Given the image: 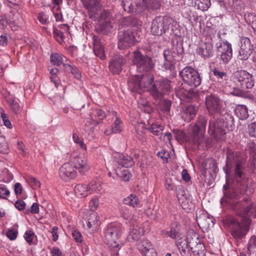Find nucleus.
Here are the masks:
<instances>
[{
    "label": "nucleus",
    "mask_w": 256,
    "mask_h": 256,
    "mask_svg": "<svg viewBox=\"0 0 256 256\" xmlns=\"http://www.w3.org/2000/svg\"><path fill=\"white\" fill-rule=\"evenodd\" d=\"M238 195L233 192L228 196V202L231 206L232 208L234 210L240 220H234L232 224L231 234L235 238H242L248 230L251 220L250 216H256V204L250 202L248 199L242 201L237 202Z\"/></svg>",
    "instance_id": "f257e3e1"
},
{
    "label": "nucleus",
    "mask_w": 256,
    "mask_h": 256,
    "mask_svg": "<svg viewBox=\"0 0 256 256\" xmlns=\"http://www.w3.org/2000/svg\"><path fill=\"white\" fill-rule=\"evenodd\" d=\"M150 74L133 76L129 82V86L134 92L142 94L147 90L155 100H161L164 94L170 91L171 82L168 79L154 80Z\"/></svg>",
    "instance_id": "f03ea898"
},
{
    "label": "nucleus",
    "mask_w": 256,
    "mask_h": 256,
    "mask_svg": "<svg viewBox=\"0 0 256 256\" xmlns=\"http://www.w3.org/2000/svg\"><path fill=\"white\" fill-rule=\"evenodd\" d=\"M233 123V118L231 115L226 113L220 116L218 119L212 118L210 120L208 132L212 138L216 140H222L226 134V128H228Z\"/></svg>",
    "instance_id": "7ed1b4c3"
},
{
    "label": "nucleus",
    "mask_w": 256,
    "mask_h": 256,
    "mask_svg": "<svg viewBox=\"0 0 256 256\" xmlns=\"http://www.w3.org/2000/svg\"><path fill=\"white\" fill-rule=\"evenodd\" d=\"M84 7L87 10L88 16L92 20L98 21L108 18L110 13L107 10L101 12V6L97 0H82Z\"/></svg>",
    "instance_id": "20e7f679"
},
{
    "label": "nucleus",
    "mask_w": 256,
    "mask_h": 256,
    "mask_svg": "<svg viewBox=\"0 0 256 256\" xmlns=\"http://www.w3.org/2000/svg\"><path fill=\"white\" fill-rule=\"evenodd\" d=\"M132 62L136 66L137 71L140 72H146L145 74L150 71L154 66L151 57L142 54L139 51L134 52Z\"/></svg>",
    "instance_id": "39448f33"
},
{
    "label": "nucleus",
    "mask_w": 256,
    "mask_h": 256,
    "mask_svg": "<svg viewBox=\"0 0 256 256\" xmlns=\"http://www.w3.org/2000/svg\"><path fill=\"white\" fill-rule=\"evenodd\" d=\"M206 122L205 116H200L192 127L191 134L192 140L198 146L200 145L205 141L204 134Z\"/></svg>",
    "instance_id": "423d86ee"
},
{
    "label": "nucleus",
    "mask_w": 256,
    "mask_h": 256,
    "mask_svg": "<svg viewBox=\"0 0 256 256\" xmlns=\"http://www.w3.org/2000/svg\"><path fill=\"white\" fill-rule=\"evenodd\" d=\"M122 231L121 227L118 224L108 225L105 232V238L107 244L112 248H118L119 246Z\"/></svg>",
    "instance_id": "0eeeda50"
},
{
    "label": "nucleus",
    "mask_w": 256,
    "mask_h": 256,
    "mask_svg": "<svg viewBox=\"0 0 256 256\" xmlns=\"http://www.w3.org/2000/svg\"><path fill=\"white\" fill-rule=\"evenodd\" d=\"M180 74L185 84L188 86L196 87L200 85L202 79L200 74L193 68L186 66L184 68Z\"/></svg>",
    "instance_id": "6e6552de"
},
{
    "label": "nucleus",
    "mask_w": 256,
    "mask_h": 256,
    "mask_svg": "<svg viewBox=\"0 0 256 256\" xmlns=\"http://www.w3.org/2000/svg\"><path fill=\"white\" fill-rule=\"evenodd\" d=\"M172 20L168 17L158 18L152 22L151 32L154 35L162 36L169 31Z\"/></svg>",
    "instance_id": "1a4fd4ad"
},
{
    "label": "nucleus",
    "mask_w": 256,
    "mask_h": 256,
    "mask_svg": "<svg viewBox=\"0 0 256 256\" xmlns=\"http://www.w3.org/2000/svg\"><path fill=\"white\" fill-rule=\"evenodd\" d=\"M246 159L240 158L236 160L234 168V178L241 190L244 188L246 183L245 178Z\"/></svg>",
    "instance_id": "9d476101"
},
{
    "label": "nucleus",
    "mask_w": 256,
    "mask_h": 256,
    "mask_svg": "<svg viewBox=\"0 0 256 256\" xmlns=\"http://www.w3.org/2000/svg\"><path fill=\"white\" fill-rule=\"evenodd\" d=\"M69 162L81 174H85L90 168L87 158L78 155L76 152H73L71 154Z\"/></svg>",
    "instance_id": "9b49d317"
},
{
    "label": "nucleus",
    "mask_w": 256,
    "mask_h": 256,
    "mask_svg": "<svg viewBox=\"0 0 256 256\" xmlns=\"http://www.w3.org/2000/svg\"><path fill=\"white\" fill-rule=\"evenodd\" d=\"M206 108L212 114H220L224 110L222 100L216 95L210 94L205 98Z\"/></svg>",
    "instance_id": "f8f14e48"
},
{
    "label": "nucleus",
    "mask_w": 256,
    "mask_h": 256,
    "mask_svg": "<svg viewBox=\"0 0 256 256\" xmlns=\"http://www.w3.org/2000/svg\"><path fill=\"white\" fill-rule=\"evenodd\" d=\"M252 44L250 40L246 37H241L240 40V50L238 58L241 60H247L252 54Z\"/></svg>",
    "instance_id": "ddd939ff"
},
{
    "label": "nucleus",
    "mask_w": 256,
    "mask_h": 256,
    "mask_svg": "<svg viewBox=\"0 0 256 256\" xmlns=\"http://www.w3.org/2000/svg\"><path fill=\"white\" fill-rule=\"evenodd\" d=\"M217 50L220 52V59L223 64H226L231 60L232 56V44L228 41L222 42L217 44Z\"/></svg>",
    "instance_id": "4468645a"
},
{
    "label": "nucleus",
    "mask_w": 256,
    "mask_h": 256,
    "mask_svg": "<svg viewBox=\"0 0 256 256\" xmlns=\"http://www.w3.org/2000/svg\"><path fill=\"white\" fill-rule=\"evenodd\" d=\"M59 175L62 180L68 181L76 178V170L70 162L64 164L60 168Z\"/></svg>",
    "instance_id": "2eb2a0df"
},
{
    "label": "nucleus",
    "mask_w": 256,
    "mask_h": 256,
    "mask_svg": "<svg viewBox=\"0 0 256 256\" xmlns=\"http://www.w3.org/2000/svg\"><path fill=\"white\" fill-rule=\"evenodd\" d=\"M126 60L119 54H114L109 62V70L113 74H118L122 70Z\"/></svg>",
    "instance_id": "dca6fc26"
},
{
    "label": "nucleus",
    "mask_w": 256,
    "mask_h": 256,
    "mask_svg": "<svg viewBox=\"0 0 256 256\" xmlns=\"http://www.w3.org/2000/svg\"><path fill=\"white\" fill-rule=\"evenodd\" d=\"M187 240L188 242V246L192 250H194V253L196 252V254L199 255V252H196L194 250L196 248L204 249V246L202 243L200 242V240L199 238V234L195 232L194 230H191L188 232L187 236Z\"/></svg>",
    "instance_id": "f3484780"
},
{
    "label": "nucleus",
    "mask_w": 256,
    "mask_h": 256,
    "mask_svg": "<svg viewBox=\"0 0 256 256\" xmlns=\"http://www.w3.org/2000/svg\"><path fill=\"white\" fill-rule=\"evenodd\" d=\"M135 38L133 33L130 31L124 32L120 38L118 44V48L124 49L132 46L134 44Z\"/></svg>",
    "instance_id": "a211bd4d"
},
{
    "label": "nucleus",
    "mask_w": 256,
    "mask_h": 256,
    "mask_svg": "<svg viewBox=\"0 0 256 256\" xmlns=\"http://www.w3.org/2000/svg\"><path fill=\"white\" fill-rule=\"evenodd\" d=\"M93 40V51L94 54L102 60L106 58L104 44L100 36L94 35Z\"/></svg>",
    "instance_id": "6ab92c4d"
},
{
    "label": "nucleus",
    "mask_w": 256,
    "mask_h": 256,
    "mask_svg": "<svg viewBox=\"0 0 256 256\" xmlns=\"http://www.w3.org/2000/svg\"><path fill=\"white\" fill-rule=\"evenodd\" d=\"M90 120L88 121L91 124L96 126L102 122V120L106 117V114L99 108H92L90 112Z\"/></svg>",
    "instance_id": "aec40b11"
},
{
    "label": "nucleus",
    "mask_w": 256,
    "mask_h": 256,
    "mask_svg": "<svg viewBox=\"0 0 256 256\" xmlns=\"http://www.w3.org/2000/svg\"><path fill=\"white\" fill-rule=\"evenodd\" d=\"M196 222L199 226L205 230L212 228L214 224L213 218L205 214H201L198 216L196 214Z\"/></svg>",
    "instance_id": "412c9836"
},
{
    "label": "nucleus",
    "mask_w": 256,
    "mask_h": 256,
    "mask_svg": "<svg viewBox=\"0 0 256 256\" xmlns=\"http://www.w3.org/2000/svg\"><path fill=\"white\" fill-rule=\"evenodd\" d=\"M196 52L204 59L210 58L213 55V46L210 42H205L200 46Z\"/></svg>",
    "instance_id": "4be33fe9"
},
{
    "label": "nucleus",
    "mask_w": 256,
    "mask_h": 256,
    "mask_svg": "<svg viewBox=\"0 0 256 256\" xmlns=\"http://www.w3.org/2000/svg\"><path fill=\"white\" fill-rule=\"evenodd\" d=\"M175 54V53L172 52L170 50H164V56L165 62L164 63L162 66L165 70H172L176 62Z\"/></svg>",
    "instance_id": "5701e85b"
},
{
    "label": "nucleus",
    "mask_w": 256,
    "mask_h": 256,
    "mask_svg": "<svg viewBox=\"0 0 256 256\" xmlns=\"http://www.w3.org/2000/svg\"><path fill=\"white\" fill-rule=\"evenodd\" d=\"M176 96L182 100H185L186 98L190 99L195 96V93L192 88L186 90L182 84L176 88Z\"/></svg>",
    "instance_id": "b1692460"
},
{
    "label": "nucleus",
    "mask_w": 256,
    "mask_h": 256,
    "mask_svg": "<svg viewBox=\"0 0 256 256\" xmlns=\"http://www.w3.org/2000/svg\"><path fill=\"white\" fill-rule=\"evenodd\" d=\"M196 107L192 105H188L183 108L182 117L185 120L190 121L196 115L197 112Z\"/></svg>",
    "instance_id": "393cba45"
},
{
    "label": "nucleus",
    "mask_w": 256,
    "mask_h": 256,
    "mask_svg": "<svg viewBox=\"0 0 256 256\" xmlns=\"http://www.w3.org/2000/svg\"><path fill=\"white\" fill-rule=\"evenodd\" d=\"M162 0H142V5L148 10H157L160 8Z\"/></svg>",
    "instance_id": "a878e982"
},
{
    "label": "nucleus",
    "mask_w": 256,
    "mask_h": 256,
    "mask_svg": "<svg viewBox=\"0 0 256 256\" xmlns=\"http://www.w3.org/2000/svg\"><path fill=\"white\" fill-rule=\"evenodd\" d=\"M180 230L179 223L177 222H173L170 226V229L169 231L163 232V236L166 237H170L172 238H175L178 236Z\"/></svg>",
    "instance_id": "bb28decb"
},
{
    "label": "nucleus",
    "mask_w": 256,
    "mask_h": 256,
    "mask_svg": "<svg viewBox=\"0 0 256 256\" xmlns=\"http://www.w3.org/2000/svg\"><path fill=\"white\" fill-rule=\"evenodd\" d=\"M234 113L242 120H246L248 117V109L244 104H237L234 109Z\"/></svg>",
    "instance_id": "cd10ccee"
},
{
    "label": "nucleus",
    "mask_w": 256,
    "mask_h": 256,
    "mask_svg": "<svg viewBox=\"0 0 256 256\" xmlns=\"http://www.w3.org/2000/svg\"><path fill=\"white\" fill-rule=\"evenodd\" d=\"M75 194L80 198H84L90 194L88 185L80 184H78L74 189Z\"/></svg>",
    "instance_id": "c85d7f7f"
},
{
    "label": "nucleus",
    "mask_w": 256,
    "mask_h": 256,
    "mask_svg": "<svg viewBox=\"0 0 256 256\" xmlns=\"http://www.w3.org/2000/svg\"><path fill=\"white\" fill-rule=\"evenodd\" d=\"M117 162L120 165L126 168L131 167L134 164L133 158L128 155H120L117 158Z\"/></svg>",
    "instance_id": "c756f323"
},
{
    "label": "nucleus",
    "mask_w": 256,
    "mask_h": 256,
    "mask_svg": "<svg viewBox=\"0 0 256 256\" xmlns=\"http://www.w3.org/2000/svg\"><path fill=\"white\" fill-rule=\"evenodd\" d=\"M88 187L90 194L100 192L102 188V182L100 180H93L89 184Z\"/></svg>",
    "instance_id": "7c9ffc66"
},
{
    "label": "nucleus",
    "mask_w": 256,
    "mask_h": 256,
    "mask_svg": "<svg viewBox=\"0 0 256 256\" xmlns=\"http://www.w3.org/2000/svg\"><path fill=\"white\" fill-rule=\"evenodd\" d=\"M88 217L87 219V226L90 228L92 226L96 224L98 222L97 213L92 211H88L87 214Z\"/></svg>",
    "instance_id": "2f4dec72"
},
{
    "label": "nucleus",
    "mask_w": 256,
    "mask_h": 256,
    "mask_svg": "<svg viewBox=\"0 0 256 256\" xmlns=\"http://www.w3.org/2000/svg\"><path fill=\"white\" fill-rule=\"evenodd\" d=\"M240 153L238 152H234L232 151L230 149H228L226 150V158L227 162L226 166L224 167V170L226 167H228V164L230 162L232 161H234V163L236 162V160L238 159L242 158H240Z\"/></svg>",
    "instance_id": "473e14b6"
},
{
    "label": "nucleus",
    "mask_w": 256,
    "mask_h": 256,
    "mask_svg": "<svg viewBox=\"0 0 256 256\" xmlns=\"http://www.w3.org/2000/svg\"><path fill=\"white\" fill-rule=\"evenodd\" d=\"M123 202L126 205L134 208L138 204L139 199L136 194H131L124 199Z\"/></svg>",
    "instance_id": "72a5a7b5"
},
{
    "label": "nucleus",
    "mask_w": 256,
    "mask_h": 256,
    "mask_svg": "<svg viewBox=\"0 0 256 256\" xmlns=\"http://www.w3.org/2000/svg\"><path fill=\"white\" fill-rule=\"evenodd\" d=\"M246 22L250 25L256 34V14L254 13H248L244 15Z\"/></svg>",
    "instance_id": "f704fd0d"
},
{
    "label": "nucleus",
    "mask_w": 256,
    "mask_h": 256,
    "mask_svg": "<svg viewBox=\"0 0 256 256\" xmlns=\"http://www.w3.org/2000/svg\"><path fill=\"white\" fill-rule=\"evenodd\" d=\"M195 6L202 11L207 10L211 6L210 0H195Z\"/></svg>",
    "instance_id": "c9c22d12"
},
{
    "label": "nucleus",
    "mask_w": 256,
    "mask_h": 256,
    "mask_svg": "<svg viewBox=\"0 0 256 256\" xmlns=\"http://www.w3.org/2000/svg\"><path fill=\"white\" fill-rule=\"evenodd\" d=\"M64 67L66 70L71 72L76 79L80 80L82 78L80 71L74 66L64 64Z\"/></svg>",
    "instance_id": "e433bc0d"
},
{
    "label": "nucleus",
    "mask_w": 256,
    "mask_h": 256,
    "mask_svg": "<svg viewBox=\"0 0 256 256\" xmlns=\"http://www.w3.org/2000/svg\"><path fill=\"white\" fill-rule=\"evenodd\" d=\"M248 250L250 256H256V236H252L248 244Z\"/></svg>",
    "instance_id": "4c0bfd02"
},
{
    "label": "nucleus",
    "mask_w": 256,
    "mask_h": 256,
    "mask_svg": "<svg viewBox=\"0 0 256 256\" xmlns=\"http://www.w3.org/2000/svg\"><path fill=\"white\" fill-rule=\"evenodd\" d=\"M249 74L246 70H237L234 74V78L235 80V82L239 83V85L244 80L247 75Z\"/></svg>",
    "instance_id": "58836bf2"
},
{
    "label": "nucleus",
    "mask_w": 256,
    "mask_h": 256,
    "mask_svg": "<svg viewBox=\"0 0 256 256\" xmlns=\"http://www.w3.org/2000/svg\"><path fill=\"white\" fill-rule=\"evenodd\" d=\"M144 234V230L141 228L139 226H136L130 232L129 237L131 236L132 239L137 240L139 238L140 236H143Z\"/></svg>",
    "instance_id": "ea45409f"
},
{
    "label": "nucleus",
    "mask_w": 256,
    "mask_h": 256,
    "mask_svg": "<svg viewBox=\"0 0 256 256\" xmlns=\"http://www.w3.org/2000/svg\"><path fill=\"white\" fill-rule=\"evenodd\" d=\"M58 70L56 68H52L50 70V78L51 82H52L56 88H58L61 85L60 80L59 78L56 75Z\"/></svg>",
    "instance_id": "a19ab883"
},
{
    "label": "nucleus",
    "mask_w": 256,
    "mask_h": 256,
    "mask_svg": "<svg viewBox=\"0 0 256 256\" xmlns=\"http://www.w3.org/2000/svg\"><path fill=\"white\" fill-rule=\"evenodd\" d=\"M212 72L219 82L221 83L223 82L224 80H228V76L226 72L220 71L216 68L212 69Z\"/></svg>",
    "instance_id": "79ce46f5"
},
{
    "label": "nucleus",
    "mask_w": 256,
    "mask_h": 256,
    "mask_svg": "<svg viewBox=\"0 0 256 256\" xmlns=\"http://www.w3.org/2000/svg\"><path fill=\"white\" fill-rule=\"evenodd\" d=\"M64 58H66V57L60 56L58 54L54 53L50 55V59L51 62L54 65L60 66L62 64H64Z\"/></svg>",
    "instance_id": "37998d69"
},
{
    "label": "nucleus",
    "mask_w": 256,
    "mask_h": 256,
    "mask_svg": "<svg viewBox=\"0 0 256 256\" xmlns=\"http://www.w3.org/2000/svg\"><path fill=\"white\" fill-rule=\"evenodd\" d=\"M202 166L204 170L208 169L214 171L217 167L216 162L212 158L206 159L202 164Z\"/></svg>",
    "instance_id": "c03bdc74"
},
{
    "label": "nucleus",
    "mask_w": 256,
    "mask_h": 256,
    "mask_svg": "<svg viewBox=\"0 0 256 256\" xmlns=\"http://www.w3.org/2000/svg\"><path fill=\"white\" fill-rule=\"evenodd\" d=\"M254 85V81L252 80V76L249 74L240 86L241 88H251Z\"/></svg>",
    "instance_id": "a18cd8bd"
},
{
    "label": "nucleus",
    "mask_w": 256,
    "mask_h": 256,
    "mask_svg": "<svg viewBox=\"0 0 256 256\" xmlns=\"http://www.w3.org/2000/svg\"><path fill=\"white\" fill-rule=\"evenodd\" d=\"M231 94L234 96H240L244 98H250L251 94L248 92H244L238 88H234Z\"/></svg>",
    "instance_id": "49530a36"
},
{
    "label": "nucleus",
    "mask_w": 256,
    "mask_h": 256,
    "mask_svg": "<svg viewBox=\"0 0 256 256\" xmlns=\"http://www.w3.org/2000/svg\"><path fill=\"white\" fill-rule=\"evenodd\" d=\"M148 246H144L142 249L145 256H158L156 250L152 248L151 244L148 243Z\"/></svg>",
    "instance_id": "de8ad7c7"
},
{
    "label": "nucleus",
    "mask_w": 256,
    "mask_h": 256,
    "mask_svg": "<svg viewBox=\"0 0 256 256\" xmlns=\"http://www.w3.org/2000/svg\"><path fill=\"white\" fill-rule=\"evenodd\" d=\"M160 100V110L164 112H168L170 109L171 102L168 99H162Z\"/></svg>",
    "instance_id": "09e8293b"
},
{
    "label": "nucleus",
    "mask_w": 256,
    "mask_h": 256,
    "mask_svg": "<svg viewBox=\"0 0 256 256\" xmlns=\"http://www.w3.org/2000/svg\"><path fill=\"white\" fill-rule=\"evenodd\" d=\"M150 132L156 136H159L162 134L163 130V126L158 124H153L149 128Z\"/></svg>",
    "instance_id": "8fccbe9b"
},
{
    "label": "nucleus",
    "mask_w": 256,
    "mask_h": 256,
    "mask_svg": "<svg viewBox=\"0 0 256 256\" xmlns=\"http://www.w3.org/2000/svg\"><path fill=\"white\" fill-rule=\"evenodd\" d=\"M131 2L132 0H122V2L124 10L128 12H134V6L132 4Z\"/></svg>",
    "instance_id": "3c124183"
},
{
    "label": "nucleus",
    "mask_w": 256,
    "mask_h": 256,
    "mask_svg": "<svg viewBox=\"0 0 256 256\" xmlns=\"http://www.w3.org/2000/svg\"><path fill=\"white\" fill-rule=\"evenodd\" d=\"M117 174L126 182L128 181L131 176L130 174L127 170L118 171Z\"/></svg>",
    "instance_id": "603ef678"
},
{
    "label": "nucleus",
    "mask_w": 256,
    "mask_h": 256,
    "mask_svg": "<svg viewBox=\"0 0 256 256\" xmlns=\"http://www.w3.org/2000/svg\"><path fill=\"white\" fill-rule=\"evenodd\" d=\"M54 35L56 40L60 44L64 42V36L63 32L58 29L54 30Z\"/></svg>",
    "instance_id": "864d4df0"
},
{
    "label": "nucleus",
    "mask_w": 256,
    "mask_h": 256,
    "mask_svg": "<svg viewBox=\"0 0 256 256\" xmlns=\"http://www.w3.org/2000/svg\"><path fill=\"white\" fill-rule=\"evenodd\" d=\"M8 150V144L5 140V138L0 132V152L4 153Z\"/></svg>",
    "instance_id": "5fc2aeb1"
},
{
    "label": "nucleus",
    "mask_w": 256,
    "mask_h": 256,
    "mask_svg": "<svg viewBox=\"0 0 256 256\" xmlns=\"http://www.w3.org/2000/svg\"><path fill=\"white\" fill-rule=\"evenodd\" d=\"M120 120L119 118H116L112 126V130L113 133H118L121 131L120 126Z\"/></svg>",
    "instance_id": "6e6d98bb"
},
{
    "label": "nucleus",
    "mask_w": 256,
    "mask_h": 256,
    "mask_svg": "<svg viewBox=\"0 0 256 256\" xmlns=\"http://www.w3.org/2000/svg\"><path fill=\"white\" fill-rule=\"evenodd\" d=\"M172 132L174 134V137L178 140L182 141L184 140L186 135L183 131L178 130H174Z\"/></svg>",
    "instance_id": "4d7b16f0"
},
{
    "label": "nucleus",
    "mask_w": 256,
    "mask_h": 256,
    "mask_svg": "<svg viewBox=\"0 0 256 256\" xmlns=\"http://www.w3.org/2000/svg\"><path fill=\"white\" fill-rule=\"evenodd\" d=\"M248 133L250 136L256 138V122L248 124Z\"/></svg>",
    "instance_id": "13d9d810"
},
{
    "label": "nucleus",
    "mask_w": 256,
    "mask_h": 256,
    "mask_svg": "<svg viewBox=\"0 0 256 256\" xmlns=\"http://www.w3.org/2000/svg\"><path fill=\"white\" fill-rule=\"evenodd\" d=\"M1 118L2 120L4 125L8 128L11 129L12 128V125L9 120L8 116L4 112L1 113Z\"/></svg>",
    "instance_id": "bf43d9fd"
},
{
    "label": "nucleus",
    "mask_w": 256,
    "mask_h": 256,
    "mask_svg": "<svg viewBox=\"0 0 256 256\" xmlns=\"http://www.w3.org/2000/svg\"><path fill=\"white\" fill-rule=\"evenodd\" d=\"M18 231L13 229L8 230L6 232V236L11 240H14L16 239L18 236Z\"/></svg>",
    "instance_id": "052dcab7"
},
{
    "label": "nucleus",
    "mask_w": 256,
    "mask_h": 256,
    "mask_svg": "<svg viewBox=\"0 0 256 256\" xmlns=\"http://www.w3.org/2000/svg\"><path fill=\"white\" fill-rule=\"evenodd\" d=\"M34 233L32 230H28L26 232L24 238L30 244L32 243L34 236Z\"/></svg>",
    "instance_id": "680f3d73"
},
{
    "label": "nucleus",
    "mask_w": 256,
    "mask_h": 256,
    "mask_svg": "<svg viewBox=\"0 0 256 256\" xmlns=\"http://www.w3.org/2000/svg\"><path fill=\"white\" fill-rule=\"evenodd\" d=\"M98 206V198H94L91 200L90 202L89 206L90 208V211L94 212Z\"/></svg>",
    "instance_id": "e2e57ef3"
},
{
    "label": "nucleus",
    "mask_w": 256,
    "mask_h": 256,
    "mask_svg": "<svg viewBox=\"0 0 256 256\" xmlns=\"http://www.w3.org/2000/svg\"><path fill=\"white\" fill-rule=\"evenodd\" d=\"M158 156L160 157L164 162H168L169 154L164 150H162L158 153Z\"/></svg>",
    "instance_id": "0e129e2a"
},
{
    "label": "nucleus",
    "mask_w": 256,
    "mask_h": 256,
    "mask_svg": "<svg viewBox=\"0 0 256 256\" xmlns=\"http://www.w3.org/2000/svg\"><path fill=\"white\" fill-rule=\"evenodd\" d=\"M108 28H112V26L111 25V22L110 20H105L103 23L101 24L100 26V32H102L105 29Z\"/></svg>",
    "instance_id": "69168bd1"
},
{
    "label": "nucleus",
    "mask_w": 256,
    "mask_h": 256,
    "mask_svg": "<svg viewBox=\"0 0 256 256\" xmlns=\"http://www.w3.org/2000/svg\"><path fill=\"white\" fill-rule=\"evenodd\" d=\"M72 238L78 242H82V236L81 234L77 230H75L72 232Z\"/></svg>",
    "instance_id": "338daca9"
},
{
    "label": "nucleus",
    "mask_w": 256,
    "mask_h": 256,
    "mask_svg": "<svg viewBox=\"0 0 256 256\" xmlns=\"http://www.w3.org/2000/svg\"><path fill=\"white\" fill-rule=\"evenodd\" d=\"M38 19L42 24H46L48 20L46 14L44 12L39 13Z\"/></svg>",
    "instance_id": "774afa93"
}]
</instances>
